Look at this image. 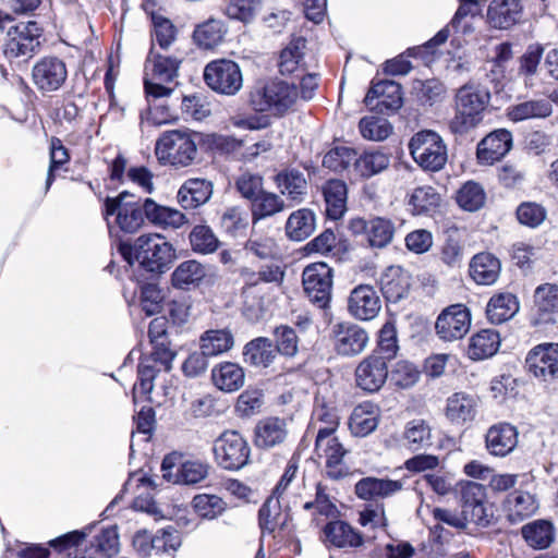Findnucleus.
<instances>
[{
  "label": "nucleus",
  "mask_w": 558,
  "mask_h": 558,
  "mask_svg": "<svg viewBox=\"0 0 558 558\" xmlns=\"http://www.w3.org/2000/svg\"><path fill=\"white\" fill-rule=\"evenodd\" d=\"M0 32L3 54L9 60L27 61L41 47L44 28L35 20L16 21L11 14L0 11Z\"/></svg>",
  "instance_id": "f257e3e1"
},
{
  "label": "nucleus",
  "mask_w": 558,
  "mask_h": 558,
  "mask_svg": "<svg viewBox=\"0 0 558 558\" xmlns=\"http://www.w3.org/2000/svg\"><path fill=\"white\" fill-rule=\"evenodd\" d=\"M490 102L489 90L475 83L461 86L454 97V116L449 121V130L456 135H464L480 125Z\"/></svg>",
  "instance_id": "f03ea898"
},
{
  "label": "nucleus",
  "mask_w": 558,
  "mask_h": 558,
  "mask_svg": "<svg viewBox=\"0 0 558 558\" xmlns=\"http://www.w3.org/2000/svg\"><path fill=\"white\" fill-rule=\"evenodd\" d=\"M299 90L294 84L281 80L257 83L250 92L248 102L259 113L284 116L296 102Z\"/></svg>",
  "instance_id": "7ed1b4c3"
},
{
  "label": "nucleus",
  "mask_w": 558,
  "mask_h": 558,
  "mask_svg": "<svg viewBox=\"0 0 558 558\" xmlns=\"http://www.w3.org/2000/svg\"><path fill=\"white\" fill-rule=\"evenodd\" d=\"M409 150L413 160L425 171H440L447 163V146L435 131L415 133L409 142Z\"/></svg>",
  "instance_id": "20e7f679"
},
{
  "label": "nucleus",
  "mask_w": 558,
  "mask_h": 558,
  "mask_svg": "<svg viewBox=\"0 0 558 558\" xmlns=\"http://www.w3.org/2000/svg\"><path fill=\"white\" fill-rule=\"evenodd\" d=\"M180 60L163 56L150 48L145 61L146 77L144 81L146 97L161 98L168 96L172 89L165 84L172 82L177 76Z\"/></svg>",
  "instance_id": "39448f33"
},
{
  "label": "nucleus",
  "mask_w": 558,
  "mask_h": 558,
  "mask_svg": "<svg viewBox=\"0 0 558 558\" xmlns=\"http://www.w3.org/2000/svg\"><path fill=\"white\" fill-rule=\"evenodd\" d=\"M155 154L165 165L187 167L197 156V145L191 134L174 130L163 133L158 138Z\"/></svg>",
  "instance_id": "423d86ee"
},
{
  "label": "nucleus",
  "mask_w": 558,
  "mask_h": 558,
  "mask_svg": "<svg viewBox=\"0 0 558 558\" xmlns=\"http://www.w3.org/2000/svg\"><path fill=\"white\" fill-rule=\"evenodd\" d=\"M203 76L211 90L226 96H234L243 86L240 65L229 59H217L207 63Z\"/></svg>",
  "instance_id": "0eeeda50"
},
{
  "label": "nucleus",
  "mask_w": 558,
  "mask_h": 558,
  "mask_svg": "<svg viewBox=\"0 0 558 558\" xmlns=\"http://www.w3.org/2000/svg\"><path fill=\"white\" fill-rule=\"evenodd\" d=\"M333 270L325 263H313L302 274L304 292L310 302L320 310L329 307L331 301Z\"/></svg>",
  "instance_id": "6e6552de"
},
{
  "label": "nucleus",
  "mask_w": 558,
  "mask_h": 558,
  "mask_svg": "<svg viewBox=\"0 0 558 558\" xmlns=\"http://www.w3.org/2000/svg\"><path fill=\"white\" fill-rule=\"evenodd\" d=\"M215 459L222 469L238 471L248 463L250 446L235 430L223 432L214 442Z\"/></svg>",
  "instance_id": "1a4fd4ad"
},
{
  "label": "nucleus",
  "mask_w": 558,
  "mask_h": 558,
  "mask_svg": "<svg viewBox=\"0 0 558 558\" xmlns=\"http://www.w3.org/2000/svg\"><path fill=\"white\" fill-rule=\"evenodd\" d=\"M175 251L163 235L142 234V270L162 275L170 269Z\"/></svg>",
  "instance_id": "9d476101"
},
{
  "label": "nucleus",
  "mask_w": 558,
  "mask_h": 558,
  "mask_svg": "<svg viewBox=\"0 0 558 558\" xmlns=\"http://www.w3.org/2000/svg\"><path fill=\"white\" fill-rule=\"evenodd\" d=\"M558 316V284L545 282L533 292L530 325L536 328L555 325Z\"/></svg>",
  "instance_id": "9b49d317"
},
{
  "label": "nucleus",
  "mask_w": 558,
  "mask_h": 558,
  "mask_svg": "<svg viewBox=\"0 0 558 558\" xmlns=\"http://www.w3.org/2000/svg\"><path fill=\"white\" fill-rule=\"evenodd\" d=\"M66 78V64L56 56L43 57L32 68L33 84L44 95L59 90Z\"/></svg>",
  "instance_id": "f8f14e48"
},
{
  "label": "nucleus",
  "mask_w": 558,
  "mask_h": 558,
  "mask_svg": "<svg viewBox=\"0 0 558 558\" xmlns=\"http://www.w3.org/2000/svg\"><path fill=\"white\" fill-rule=\"evenodd\" d=\"M349 230L354 235H362L371 247L384 248L389 245L396 232L393 222L384 217H373L368 220L357 217L349 222Z\"/></svg>",
  "instance_id": "ddd939ff"
},
{
  "label": "nucleus",
  "mask_w": 558,
  "mask_h": 558,
  "mask_svg": "<svg viewBox=\"0 0 558 558\" xmlns=\"http://www.w3.org/2000/svg\"><path fill=\"white\" fill-rule=\"evenodd\" d=\"M471 327V313L463 304L446 307L437 317L435 329L444 341L462 339Z\"/></svg>",
  "instance_id": "4468645a"
},
{
  "label": "nucleus",
  "mask_w": 558,
  "mask_h": 558,
  "mask_svg": "<svg viewBox=\"0 0 558 558\" xmlns=\"http://www.w3.org/2000/svg\"><path fill=\"white\" fill-rule=\"evenodd\" d=\"M105 215H117V223L125 233H135L140 229V199L123 191L118 197H108L105 202Z\"/></svg>",
  "instance_id": "2eb2a0df"
},
{
  "label": "nucleus",
  "mask_w": 558,
  "mask_h": 558,
  "mask_svg": "<svg viewBox=\"0 0 558 558\" xmlns=\"http://www.w3.org/2000/svg\"><path fill=\"white\" fill-rule=\"evenodd\" d=\"M460 504L462 514L470 522L486 526L489 524L486 501V488L476 482H461L459 484Z\"/></svg>",
  "instance_id": "dca6fc26"
},
{
  "label": "nucleus",
  "mask_w": 558,
  "mask_h": 558,
  "mask_svg": "<svg viewBox=\"0 0 558 558\" xmlns=\"http://www.w3.org/2000/svg\"><path fill=\"white\" fill-rule=\"evenodd\" d=\"M364 102L380 114H391L402 106L401 85L395 81H380L372 85Z\"/></svg>",
  "instance_id": "f3484780"
},
{
  "label": "nucleus",
  "mask_w": 558,
  "mask_h": 558,
  "mask_svg": "<svg viewBox=\"0 0 558 558\" xmlns=\"http://www.w3.org/2000/svg\"><path fill=\"white\" fill-rule=\"evenodd\" d=\"M525 365L530 373L544 381L558 378V343H542L526 355Z\"/></svg>",
  "instance_id": "a211bd4d"
},
{
  "label": "nucleus",
  "mask_w": 558,
  "mask_h": 558,
  "mask_svg": "<svg viewBox=\"0 0 558 558\" xmlns=\"http://www.w3.org/2000/svg\"><path fill=\"white\" fill-rule=\"evenodd\" d=\"M333 348L339 355L355 356L367 347L368 333L352 323H339L332 327Z\"/></svg>",
  "instance_id": "6ab92c4d"
},
{
  "label": "nucleus",
  "mask_w": 558,
  "mask_h": 558,
  "mask_svg": "<svg viewBox=\"0 0 558 558\" xmlns=\"http://www.w3.org/2000/svg\"><path fill=\"white\" fill-rule=\"evenodd\" d=\"M169 320L165 315L157 316L148 325V338L151 345L150 357L166 371L171 368L175 352L171 349L169 339Z\"/></svg>",
  "instance_id": "aec40b11"
},
{
  "label": "nucleus",
  "mask_w": 558,
  "mask_h": 558,
  "mask_svg": "<svg viewBox=\"0 0 558 558\" xmlns=\"http://www.w3.org/2000/svg\"><path fill=\"white\" fill-rule=\"evenodd\" d=\"M385 357L372 353L363 359L355 369V383L366 392H377L388 378V366Z\"/></svg>",
  "instance_id": "412c9836"
},
{
  "label": "nucleus",
  "mask_w": 558,
  "mask_h": 558,
  "mask_svg": "<svg viewBox=\"0 0 558 558\" xmlns=\"http://www.w3.org/2000/svg\"><path fill=\"white\" fill-rule=\"evenodd\" d=\"M381 308L380 298L374 287L359 284L348 298V312L359 320L374 319Z\"/></svg>",
  "instance_id": "4be33fe9"
},
{
  "label": "nucleus",
  "mask_w": 558,
  "mask_h": 558,
  "mask_svg": "<svg viewBox=\"0 0 558 558\" xmlns=\"http://www.w3.org/2000/svg\"><path fill=\"white\" fill-rule=\"evenodd\" d=\"M512 147V134L498 129L486 135L478 144L476 156L482 165H493L504 158Z\"/></svg>",
  "instance_id": "5701e85b"
},
{
  "label": "nucleus",
  "mask_w": 558,
  "mask_h": 558,
  "mask_svg": "<svg viewBox=\"0 0 558 558\" xmlns=\"http://www.w3.org/2000/svg\"><path fill=\"white\" fill-rule=\"evenodd\" d=\"M412 287L411 274L400 266H390L380 277V289L390 303L408 298Z\"/></svg>",
  "instance_id": "b1692460"
},
{
  "label": "nucleus",
  "mask_w": 558,
  "mask_h": 558,
  "mask_svg": "<svg viewBox=\"0 0 558 558\" xmlns=\"http://www.w3.org/2000/svg\"><path fill=\"white\" fill-rule=\"evenodd\" d=\"M323 541L336 548H357L363 545V535L342 520L328 522L323 529Z\"/></svg>",
  "instance_id": "393cba45"
},
{
  "label": "nucleus",
  "mask_w": 558,
  "mask_h": 558,
  "mask_svg": "<svg viewBox=\"0 0 558 558\" xmlns=\"http://www.w3.org/2000/svg\"><path fill=\"white\" fill-rule=\"evenodd\" d=\"M523 16L520 0H492L487 9L488 23L498 29H509L518 24Z\"/></svg>",
  "instance_id": "a878e982"
},
{
  "label": "nucleus",
  "mask_w": 558,
  "mask_h": 558,
  "mask_svg": "<svg viewBox=\"0 0 558 558\" xmlns=\"http://www.w3.org/2000/svg\"><path fill=\"white\" fill-rule=\"evenodd\" d=\"M315 453L318 458L325 459L326 474L331 480H340L349 474L343 459L348 450L338 438L329 439L315 446Z\"/></svg>",
  "instance_id": "bb28decb"
},
{
  "label": "nucleus",
  "mask_w": 558,
  "mask_h": 558,
  "mask_svg": "<svg viewBox=\"0 0 558 558\" xmlns=\"http://www.w3.org/2000/svg\"><path fill=\"white\" fill-rule=\"evenodd\" d=\"M485 442L490 454L506 457L518 445V430L509 423L493 425L486 433Z\"/></svg>",
  "instance_id": "cd10ccee"
},
{
  "label": "nucleus",
  "mask_w": 558,
  "mask_h": 558,
  "mask_svg": "<svg viewBox=\"0 0 558 558\" xmlns=\"http://www.w3.org/2000/svg\"><path fill=\"white\" fill-rule=\"evenodd\" d=\"M289 435L287 421L270 416L260 420L255 427V444L258 448L270 449L283 444Z\"/></svg>",
  "instance_id": "c85d7f7f"
},
{
  "label": "nucleus",
  "mask_w": 558,
  "mask_h": 558,
  "mask_svg": "<svg viewBox=\"0 0 558 558\" xmlns=\"http://www.w3.org/2000/svg\"><path fill=\"white\" fill-rule=\"evenodd\" d=\"M403 488L401 481L367 476L361 478L354 486L355 495L363 500L388 498Z\"/></svg>",
  "instance_id": "c756f323"
},
{
  "label": "nucleus",
  "mask_w": 558,
  "mask_h": 558,
  "mask_svg": "<svg viewBox=\"0 0 558 558\" xmlns=\"http://www.w3.org/2000/svg\"><path fill=\"white\" fill-rule=\"evenodd\" d=\"M142 214L150 223L161 228L179 229L189 222L187 217L180 210L159 205L151 198L143 202Z\"/></svg>",
  "instance_id": "7c9ffc66"
},
{
  "label": "nucleus",
  "mask_w": 558,
  "mask_h": 558,
  "mask_svg": "<svg viewBox=\"0 0 558 558\" xmlns=\"http://www.w3.org/2000/svg\"><path fill=\"white\" fill-rule=\"evenodd\" d=\"M478 399L466 392H456L447 399L446 417L456 425H463L475 418Z\"/></svg>",
  "instance_id": "2f4dec72"
},
{
  "label": "nucleus",
  "mask_w": 558,
  "mask_h": 558,
  "mask_svg": "<svg viewBox=\"0 0 558 558\" xmlns=\"http://www.w3.org/2000/svg\"><path fill=\"white\" fill-rule=\"evenodd\" d=\"M213 195V183L205 179L186 180L178 191V202L184 209H194L206 204Z\"/></svg>",
  "instance_id": "473e14b6"
},
{
  "label": "nucleus",
  "mask_w": 558,
  "mask_h": 558,
  "mask_svg": "<svg viewBox=\"0 0 558 558\" xmlns=\"http://www.w3.org/2000/svg\"><path fill=\"white\" fill-rule=\"evenodd\" d=\"M206 276V265L196 259H189L177 266L170 280L173 288L190 291L199 287Z\"/></svg>",
  "instance_id": "72a5a7b5"
},
{
  "label": "nucleus",
  "mask_w": 558,
  "mask_h": 558,
  "mask_svg": "<svg viewBox=\"0 0 558 558\" xmlns=\"http://www.w3.org/2000/svg\"><path fill=\"white\" fill-rule=\"evenodd\" d=\"M146 21L151 44L150 48H155L157 45L161 50H168L178 37V28L169 17V12L153 15V17Z\"/></svg>",
  "instance_id": "f704fd0d"
},
{
  "label": "nucleus",
  "mask_w": 558,
  "mask_h": 558,
  "mask_svg": "<svg viewBox=\"0 0 558 558\" xmlns=\"http://www.w3.org/2000/svg\"><path fill=\"white\" fill-rule=\"evenodd\" d=\"M274 182L281 195L301 203L307 193V182L304 173L296 169H286L274 177Z\"/></svg>",
  "instance_id": "c9c22d12"
},
{
  "label": "nucleus",
  "mask_w": 558,
  "mask_h": 558,
  "mask_svg": "<svg viewBox=\"0 0 558 558\" xmlns=\"http://www.w3.org/2000/svg\"><path fill=\"white\" fill-rule=\"evenodd\" d=\"M214 385L221 391L233 392L243 387L244 369L233 362H223L211 369Z\"/></svg>",
  "instance_id": "e433bc0d"
},
{
  "label": "nucleus",
  "mask_w": 558,
  "mask_h": 558,
  "mask_svg": "<svg viewBox=\"0 0 558 558\" xmlns=\"http://www.w3.org/2000/svg\"><path fill=\"white\" fill-rule=\"evenodd\" d=\"M500 262L490 253H480L470 263V275L478 284L489 286L500 275Z\"/></svg>",
  "instance_id": "4c0bfd02"
},
{
  "label": "nucleus",
  "mask_w": 558,
  "mask_h": 558,
  "mask_svg": "<svg viewBox=\"0 0 558 558\" xmlns=\"http://www.w3.org/2000/svg\"><path fill=\"white\" fill-rule=\"evenodd\" d=\"M519 307V301L514 294L510 292L498 293L490 298L486 307V316L492 324H502L512 318L518 313Z\"/></svg>",
  "instance_id": "58836bf2"
},
{
  "label": "nucleus",
  "mask_w": 558,
  "mask_h": 558,
  "mask_svg": "<svg viewBox=\"0 0 558 558\" xmlns=\"http://www.w3.org/2000/svg\"><path fill=\"white\" fill-rule=\"evenodd\" d=\"M323 195L326 203V214L331 219H339L347 209V184L342 180H328L323 185Z\"/></svg>",
  "instance_id": "ea45409f"
},
{
  "label": "nucleus",
  "mask_w": 558,
  "mask_h": 558,
  "mask_svg": "<svg viewBox=\"0 0 558 558\" xmlns=\"http://www.w3.org/2000/svg\"><path fill=\"white\" fill-rule=\"evenodd\" d=\"M199 349L209 357L230 351L234 345V337L230 329H209L199 336Z\"/></svg>",
  "instance_id": "a19ab883"
},
{
  "label": "nucleus",
  "mask_w": 558,
  "mask_h": 558,
  "mask_svg": "<svg viewBox=\"0 0 558 558\" xmlns=\"http://www.w3.org/2000/svg\"><path fill=\"white\" fill-rule=\"evenodd\" d=\"M286 207V203L280 195L264 190L250 206L253 227L260 220L282 213Z\"/></svg>",
  "instance_id": "79ce46f5"
},
{
  "label": "nucleus",
  "mask_w": 558,
  "mask_h": 558,
  "mask_svg": "<svg viewBox=\"0 0 558 558\" xmlns=\"http://www.w3.org/2000/svg\"><path fill=\"white\" fill-rule=\"evenodd\" d=\"M553 113V106L548 99H530L512 105L507 110L508 118L513 122L529 119H544Z\"/></svg>",
  "instance_id": "37998d69"
},
{
  "label": "nucleus",
  "mask_w": 558,
  "mask_h": 558,
  "mask_svg": "<svg viewBox=\"0 0 558 558\" xmlns=\"http://www.w3.org/2000/svg\"><path fill=\"white\" fill-rule=\"evenodd\" d=\"M276 355L271 339L266 337L251 340L243 349L244 361L256 367H268L276 359Z\"/></svg>",
  "instance_id": "c03bdc74"
},
{
  "label": "nucleus",
  "mask_w": 558,
  "mask_h": 558,
  "mask_svg": "<svg viewBox=\"0 0 558 558\" xmlns=\"http://www.w3.org/2000/svg\"><path fill=\"white\" fill-rule=\"evenodd\" d=\"M227 32V26L221 20L210 17L195 27L193 39L198 47L213 49L223 41Z\"/></svg>",
  "instance_id": "a18cd8bd"
},
{
  "label": "nucleus",
  "mask_w": 558,
  "mask_h": 558,
  "mask_svg": "<svg viewBox=\"0 0 558 558\" xmlns=\"http://www.w3.org/2000/svg\"><path fill=\"white\" fill-rule=\"evenodd\" d=\"M499 345V333L493 329H483L470 338L468 353L472 360H484L493 356Z\"/></svg>",
  "instance_id": "49530a36"
},
{
  "label": "nucleus",
  "mask_w": 558,
  "mask_h": 558,
  "mask_svg": "<svg viewBox=\"0 0 558 558\" xmlns=\"http://www.w3.org/2000/svg\"><path fill=\"white\" fill-rule=\"evenodd\" d=\"M248 223V213L242 206H228L219 214L218 227L231 238L244 234Z\"/></svg>",
  "instance_id": "de8ad7c7"
},
{
  "label": "nucleus",
  "mask_w": 558,
  "mask_h": 558,
  "mask_svg": "<svg viewBox=\"0 0 558 558\" xmlns=\"http://www.w3.org/2000/svg\"><path fill=\"white\" fill-rule=\"evenodd\" d=\"M289 514L281 511L279 497L270 496L258 511V525L263 533H272L277 527L283 529Z\"/></svg>",
  "instance_id": "09e8293b"
},
{
  "label": "nucleus",
  "mask_w": 558,
  "mask_h": 558,
  "mask_svg": "<svg viewBox=\"0 0 558 558\" xmlns=\"http://www.w3.org/2000/svg\"><path fill=\"white\" fill-rule=\"evenodd\" d=\"M441 196L432 186H418L409 196L408 206L413 215H430L439 207Z\"/></svg>",
  "instance_id": "8fccbe9b"
},
{
  "label": "nucleus",
  "mask_w": 558,
  "mask_h": 558,
  "mask_svg": "<svg viewBox=\"0 0 558 558\" xmlns=\"http://www.w3.org/2000/svg\"><path fill=\"white\" fill-rule=\"evenodd\" d=\"M403 440L413 451L426 449L433 445L432 427L423 418L409 421L403 430Z\"/></svg>",
  "instance_id": "3c124183"
},
{
  "label": "nucleus",
  "mask_w": 558,
  "mask_h": 558,
  "mask_svg": "<svg viewBox=\"0 0 558 558\" xmlns=\"http://www.w3.org/2000/svg\"><path fill=\"white\" fill-rule=\"evenodd\" d=\"M522 536L525 542L535 549H545L551 545L555 538V529L551 522L536 520L522 527Z\"/></svg>",
  "instance_id": "603ef678"
},
{
  "label": "nucleus",
  "mask_w": 558,
  "mask_h": 558,
  "mask_svg": "<svg viewBox=\"0 0 558 558\" xmlns=\"http://www.w3.org/2000/svg\"><path fill=\"white\" fill-rule=\"evenodd\" d=\"M315 230V216L306 208L293 211L286 223V234L293 241H303Z\"/></svg>",
  "instance_id": "864d4df0"
},
{
  "label": "nucleus",
  "mask_w": 558,
  "mask_h": 558,
  "mask_svg": "<svg viewBox=\"0 0 558 558\" xmlns=\"http://www.w3.org/2000/svg\"><path fill=\"white\" fill-rule=\"evenodd\" d=\"M506 507L509 520L514 523L534 514L537 504L530 493L517 490L507 497Z\"/></svg>",
  "instance_id": "5fc2aeb1"
},
{
  "label": "nucleus",
  "mask_w": 558,
  "mask_h": 558,
  "mask_svg": "<svg viewBox=\"0 0 558 558\" xmlns=\"http://www.w3.org/2000/svg\"><path fill=\"white\" fill-rule=\"evenodd\" d=\"M306 40L302 37L293 39L282 49L279 57V72L282 75H290L300 70L303 65L304 49Z\"/></svg>",
  "instance_id": "6e6d98bb"
},
{
  "label": "nucleus",
  "mask_w": 558,
  "mask_h": 558,
  "mask_svg": "<svg viewBox=\"0 0 558 558\" xmlns=\"http://www.w3.org/2000/svg\"><path fill=\"white\" fill-rule=\"evenodd\" d=\"M389 156L380 150L364 151L354 160L355 171L366 179L383 172L389 167Z\"/></svg>",
  "instance_id": "4d7b16f0"
},
{
  "label": "nucleus",
  "mask_w": 558,
  "mask_h": 558,
  "mask_svg": "<svg viewBox=\"0 0 558 558\" xmlns=\"http://www.w3.org/2000/svg\"><path fill=\"white\" fill-rule=\"evenodd\" d=\"M378 425V416L371 405H357L349 421L351 433L357 437H365L373 433Z\"/></svg>",
  "instance_id": "13d9d810"
},
{
  "label": "nucleus",
  "mask_w": 558,
  "mask_h": 558,
  "mask_svg": "<svg viewBox=\"0 0 558 558\" xmlns=\"http://www.w3.org/2000/svg\"><path fill=\"white\" fill-rule=\"evenodd\" d=\"M544 47L541 44L527 46L525 52L519 58L518 75L523 77L526 87H533V77L537 73L543 58Z\"/></svg>",
  "instance_id": "bf43d9fd"
},
{
  "label": "nucleus",
  "mask_w": 558,
  "mask_h": 558,
  "mask_svg": "<svg viewBox=\"0 0 558 558\" xmlns=\"http://www.w3.org/2000/svg\"><path fill=\"white\" fill-rule=\"evenodd\" d=\"M189 239L192 250L203 255L215 253L221 244L211 228L206 225L195 226L190 232Z\"/></svg>",
  "instance_id": "052dcab7"
},
{
  "label": "nucleus",
  "mask_w": 558,
  "mask_h": 558,
  "mask_svg": "<svg viewBox=\"0 0 558 558\" xmlns=\"http://www.w3.org/2000/svg\"><path fill=\"white\" fill-rule=\"evenodd\" d=\"M456 199L462 209L476 211L484 206L486 193L480 183L468 181L459 189Z\"/></svg>",
  "instance_id": "680f3d73"
},
{
  "label": "nucleus",
  "mask_w": 558,
  "mask_h": 558,
  "mask_svg": "<svg viewBox=\"0 0 558 558\" xmlns=\"http://www.w3.org/2000/svg\"><path fill=\"white\" fill-rule=\"evenodd\" d=\"M210 465L201 460H186L177 471L174 483L194 485L204 481L209 473Z\"/></svg>",
  "instance_id": "e2e57ef3"
},
{
  "label": "nucleus",
  "mask_w": 558,
  "mask_h": 558,
  "mask_svg": "<svg viewBox=\"0 0 558 558\" xmlns=\"http://www.w3.org/2000/svg\"><path fill=\"white\" fill-rule=\"evenodd\" d=\"M262 10V0H230L225 9V13L232 20L250 23Z\"/></svg>",
  "instance_id": "0e129e2a"
},
{
  "label": "nucleus",
  "mask_w": 558,
  "mask_h": 558,
  "mask_svg": "<svg viewBox=\"0 0 558 558\" xmlns=\"http://www.w3.org/2000/svg\"><path fill=\"white\" fill-rule=\"evenodd\" d=\"M244 248L260 259L272 258L277 255V243L274 238L259 233L253 228Z\"/></svg>",
  "instance_id": "69168bd1"
},
{
  "label": "nucleus",
  "mask_w": 558,
  "mask_h": 558,
  "mask_svg": "<svg viewBox=\"0 0 558 558\" xmlns=\"http://www.w3.org/2000/svg\"><path fill=\"white\" fill-rule=\"evenodd\" d=\"M398 351L396 325L392 322H387L379 330L377 349L373 353H377L388 362L397 356Z\"/></svg>",
  "instance_id": "338daca9"
},
{
  "label": "nucleus",
  "mask_w": 558,
  "mask_h": 558,
  "mask_svg": "<svg viewBox=\"0 0 558 558\" xmlns=\"http://www.w3.org/2000/svg\"><path fill=\"white\" fill-rule=\"evenodd\" d=\"M276 354L293 357L299 352V337L294 328L281 325L275 328Z\"/></svg>",
  "instance_id": "774afa93"
}]
</instances>
